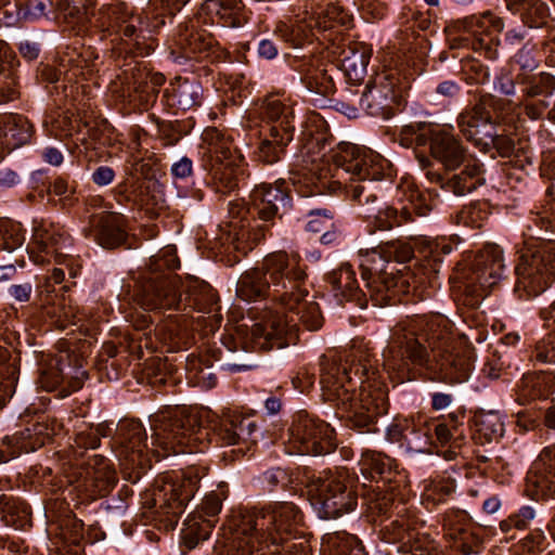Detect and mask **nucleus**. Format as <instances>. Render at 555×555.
<instances>
[{"instance_id": "nucleus-1", "label": "nucleus", "mask_w": 555, "mask_h": 555, "mask_svg": "<svg viewBox=\"0 0 555 555\" xmlns=\"http://www.w3.org/2000/svg\"><path fill=\"white\" fill-rule=\"evenodd\" d=\"M320 384L324 401L333 403L337 415L352 427L366 428L377 416L387 413L388 399L384 386L371 380L370 369L353 357L344 360L323 356L320 360Z\"/></svg>"}, {"instance_id": "nucleus-2", "label": "nucleus", "mask_w": 555, "mask_h": 555, "mask_svg": "<svg viewBox=\"0 0 555 555\" xmlns=\"http://www.w3.org/2000/svg\"><path fill=\"white\" fill-rule=\"evenodd\" d=\"M281 305L289 310L291 315L267 312L260 322L251 326L248 336L243 341V348L246 351H270L294 344L297 338L298 322L309 331H317L323 324L320 307L313 297H309L307 291H299L298 294H283Z\"/></svg>"}, {"instance_id": "nucleus-3", "label": "nucleus", "mask_w": 555, "mask_h": 555, "mask_svg": "<svg viewBox=\"0 0 555 555\" xmlns=\"http://www.w3.org/2000/svg\"><path fill=\"white\" fill-rule=\"evenodd\" d=\"M331 160L346 173L351 175L347 186L348 196L356 202L363 215L371 218L377 209L382 167L379 155L352 143L341 142L331 152Z\"/></svg>"}, {"instance_id": "nucleus-4", "label": "nucleus", "mask_w": 555, "mask_h": 555, "mask_svg": "<svg viewBox=\"0 0 555 555\" xmlns=\"http://www.w3.org/2000/svg\"><path fill=\"white\" fill-rule=\"evenodd\" d=\"M358 477L348 468L323 472L307 483V495L321 518L331 519L353 511L358 500Z\"/></svg>"}, {"instance_id": "nucleus-5", "label": "nucleus", "mask_w": 555, "mask_h": 555, "mask_svg": "<svg viewBox=\"0 0 555 555\" xmlns=\"http://www.w3.org/2000/svg\"><path fill=\"white\" fill-rule=\"evenodd\" d=\"M302 521L299 508L292 502H273L263 508L247 511L237 525V533L247 541L248 552L255 548V542L291 535Z\"/></svg>"}, {"instance_id": "nucleus-6", "label": "nucleus", "mask_w": 555, "mask_h": 555, "mask_svg": "<svg viewBox=\"0 0 555 555\" xmlns=\"http://www.w3.org/2000/svg\"><path fill=\"white\" fill-rule=\"evenodd\" d=\"M153 436L157 444L171 449L175 453L203 452L208 433L202 427L194 414H185L181 410L160 413L152 422Z\"/></svg>"}, {"instance_id": "nucleus-7", "label": "nucleus", "mask_w": 555, "mask_h": 555, "mask_svg": "<svg viewBox=\"0 0 555 555\" xmlns=\"http://www.w3.org/2000/svg\"><path fill=\"white\" fill-rule=\"evenodd\" d=\"M516 274L515 291L519 297L531 298L542 294L555 281V243L548 242L524 251Z\"/></svg>"}, {"instance_id": "nucleus-8", "label": "nucleus", "mask_w": 555, "mask_h": 555, "mask_svg": "<svg viewBox=\"0 0 555 555\" xmlns=\"http://www.w3.org/2000/svg\"><path fill=\"white\" fill-rule=\"evenodd\" d=\"M289 433V441L300 454L325 455L337 447L334 428L306 412L297 413Z\"/></svg>"}, {"instance_id": "nucleus-9", "label": "nucleus", "mask_w": 555, "mask_h": 555, "mask_svg": "<svg viewBox=\"0 0 555 555\" xmlns=\"http://www.w3.org/2000/svg\"><path fill=\"white\" fill-rule=\"evenodd\" d=\"M403 94L399 79L392 74H377L365 87L360 105L373 117L391 118L402 106Z\"/></svg>"}, {"instance_id": "nucleus-10", "label": "nucleus", "mask_w": 555, "mask_h": 555, "mask_svg": "<svg viewBox=\"0 0 555 555\" xmlns=\"http://www.w3.org/2000/svg\"><path fill=\"white\" fill-rule=\"evenodd\" d=\"M206 474L205 467H188L175 481L154 492L153 500L155 504L159 502V513L167 516L168 521H176L182 514L186 502L194 496L201 479Z\"/></svg>"}, {"instance_id": "nucleus-11", "label": "nucleus", "mask_w": 555, "mask_h": 555, "mask_svg": "<svg viewBox=\"0 0 555 555\" xmlns=\"http://www.w3.org/2000/svg\"><path fill=\"white\" fill-rule=\"evenodd\" d=\"M298 254L275 253L264 258L262 269L266 270L272 285V296L281 302L285 293L298 294L301 283L306 280V270L300 264Z\"/></svg>"}, {"instance_id": "nucleus-12", "label": "nucleus", "mask_w": 555, "mask_h": 555, "mask_svg": "<svg viewBox=\"0 0 555 555\" xmlns=\"http://www.w3.org/2000/svg\"><path fill=\"white\" fill-rule=\"evenodd\" d=\"M181 281L175 274L146 278L135 294V301L144 310L179 309L182 302Z\"/></svg>"}, {"instance_id": "nucleus-13", "label": "nucleus", "mask_w": 555, "mask_h": 555, "mask_svg": "<svg viewBox=\"0 0 555 555\" xmlns=\"http://www.w3.org/2000/svg\"><path fill=\"white\" fill-rule=\"evenodd\" d=\"M370 270L363 268L362 280L364 281L366 296L371 298L375 306L384 307L396 305L399 301L400 294L410 293V287L416 291L418 281L413 279L412 284L409 281V273L397 275L393 272L382 270L373 280L369 276Z\"/></svg>"}, {"instance_id": "nucleus-14", "label": "nucleus", "mask_w": 555, "mask_h": 555, "mask_svg": "<svg viewBox=\"0 0 555 555\" xmlns=\"http://www.w3.org/2000/svg\"><path fill=\"white\" fill-rule=\"evenodd\" d=\"M38 384L47 391L54 390L63 382L67 386L62 389L63 396L77 391L82 388L88 378L87 372L81 367L70 366L63 357L49 356L44 358L39 365Z\"/></svg>"}, {"instance_id": "nucleus-15", "label": "nucleus", "mask_w": 555, "mask_h": 555, "mask_svg": "<svg viewBox=\"0 0 555 555\" xmlns=\"http://www.w3.org/2000/svg\"><path fill=\"white\" fill-rule=\"evenodd\" d=\"M249 198V210L264 222L281 217L280 211L284 212L291 205L288 189L283 179L276 180L273 184L262 182L255 185Z\"/></svg>"}, {"instance_id": "nucleus-16", "label": "nucleus", "mask_w": 555, "mask_h": 555, "mask_svg": "<svg viewBox=\"0 0 555 555\" xmlns=\"http://www.w3.org/2000/svg\"><path fill=\"white\" fill-rule=\"evenodd\" d=\"M433 357L435 367L444 380L463 383L468 379L473 369L474 350L465 339L438 351Z\"/></svg>"}, {"instance_id": "nucleus-17", "label": "nucleus", "mask_w": 555, "mask_h": 555, "mask_svg": "<svg viewBox=\"0 0 555 555\" xmlns=\"http://www.w3.org/2000/svg\"><path fill=\"white\" fill-rule=\"evenodd\" d=\"M505 266L503 251L498 245H487L475 257L468 287L472 293L491 288L503 275Z\"/></svg>"}, {"instance_id": "nucleus-18", "label": "nucleus", "mask_w": 555, "mask_h": 555, "mask_svg": "<svg viewBox=\"0 0 555 555\" xmlns=\"http://www.w3.org/2000/svg\"><path fill=\"white\" fill-rule=\"evenodd\" d=\"M527 490L541 499L555 498V446L544 448L526 476Z\"/></svg>"}, {"instance_id": "nucleus-19", "label": "nucleus", "mask_w": 555, "mask_h": 555, "mask_svg": "<svg viewBox=\"0 0 555 555\" xmlns=\"http://www.w3.org/2000/svg\"><path fill=\"white\" fill-rule=\"evenodd\" d=\"M415 322L420 337L427 343L433 356L464 339L455 337L452 322L440 313L418 318Z\"/></svg>"}, {"instance_id": "nucleus-20", "label": "nucleus", "mask_w": 555, "mask_h": 555, "mask_svg": "<svg viewBox=\"0 0 555 555\" xmlns=\"http://www.w3.org/2000/svg\"><path fill=\"white\" fill-rule=\"evenodd\" d=\"M293 66L299 73L300 81L308 91L323 96H327L334 92L335 85L330 69L327 68L328 65L319 57L311 56L295 60Z\"/></svg>"}, {"instance_id": "nucleus-21", "label": "nucleus", "mask_w": 555, "mask_h": 555, "mask_svg": "<svg viewBox=\"0 0 555 555\" xmlns=\"http://www.w3.org/2000/svg\"><path fill=\"white\" fill-rule=\"evenodd\" d=\"M385 532L389 534L388 542H402L399 550L405 555H437L433 541L426 537L421 539L404 519L391 521L386 526Z\"/></svg>"}, {"instance_id": "nucleus-22", "label": "nucleus", "mask_w": 555, "mask_h": 555, "mask_svg": "<svg viewBox=\"0 0 555 555\" xmlns=\"http://www.w3.org/2000/svg\"><path fill=\"white\" fill-rule=\"evenodd\" d=\"M33 135V126L22 115L9 114L0 117V150L7 154L27 144Z\"/></svg>"}, {"instance_id": "nucleus-23", "label": "nucleus", "mask_w": 555, "mask_h": 555, "mask_svg": "<svg viewBox=\"0 0 555 555\" xmlns=\"http://www.w3.org/2000/svg\"><path fill=\"white\" fill-rule=\"evenodd\" d=\"M430 152L448 169H454L465 160L463 145L450 131L443 129L430 130Z\"/></svg>"}, {"instance_id": "nucleus-24", "label": "nucleus", "mask_w": 555, "mask_h": 555, "mask_svg": "<svg viewBox=\"0 0 555 555\" xmlns=\"http://www.w3.org/2000/svg\"><path fill=\"white\" fill-rule=\"evenodd\" d=\"M94 238L104 248H115L126 238L120 214L103 211L93 217Z\"/></svg>"}, {"instance_id": "nucleus-25", "label": "nucleus", "mask_w": 555, "mask_h": 555, "mask_svg": "<svg viewBox=\"0 0 555 555\" xmlns=\"http://www.w3.org/2000/svg\"><path fill=\"white\" fill-rule=\"evenodd\" d=\"M116 441L120 454L134 463L146 448V434L140 422L124 420L117 426Z\"/></svg>"}, {"instance_id": "nucleus-26", "label": "nucleus", "mask_w": 555, "mask_h": 555, "mask_svg": "<svg viewBox=\"0 0 555 555\" xmlns=\"http://www.w3.org/2000/svg\"><path fill=\"white\" fill-rule=\"evenodd\" d=\"M482 173L483 165L476 159H470L459 173H454L447 181H443L439 175L436 178L442 182L441 186L447 191L453 192L456 196H464L485 183Z\"/></svg>"}, {"instance_id": "nucleus-27", "label": "nucleus", "mask_w": 555, "mask_h": 555, "mask_svg": "<svg viewBox=\"0 0 555 555\" xmlns=\"http://www.w3.org/2000/svg\"><path fill=\"white\" fill-rule=\"evenodd\" d=\"M294 133L287 125H271L268 134L258 146V158L264 164H274L281 159L285 147L293 140Z\"/></svg>"}, {"instance_id": "nucleus-28", "label": "nucleus", "mask_w": 555, "mask_h": 555, "mask_svg": "<svg viewBox=\"0 0 555 555\" xmlns=\"http://www.w3.org/2000/svg\"><path fill=\"white\" fill-rule=\"evenodd\" d=\"M371 49L358 42L348 44L339 52L341 69L351 81H360L366 74Z\"/></svg>"}, {"instance_id": "nucleus-29", "label": "nucleus", "mask_w": 555, "mask_h": 555, "mask_svg": "<svg viewBox=\"0 0 555 555\" xmlns=\"http://www.w3.org/2000/svg\"><path fill=\"white\" fill-rule=\"evenodd\" d=\"M267 275L262 268L245 271L236 283L237 297L246 301L266 297L270 289L272 291L271 281Z\"/></svg>"}, {"instance_id": "nucleus-30", "label": "nucleus", "mask_w": 555, "mask_h": 555, "mask_svg": "<svg viewBox=\"0 0 555 555\" xmlns=\"http://www.w3.org/2000/svg\"><path fill=\"white\" fill-rule=\"evenodd\" d=\"M553 376L547 374L525 375L517 385L516 401L528 404L537 399L546 398L551 392Z\"/></svg>"}, {"instance_id": "nucleus-31", "label": "nucleus", "mask_w": 555, "mask_h": 555, "mask_svg": "<svg viewBox=\"0 0 555 555\" xmlns=\"http://www.w3.org/2000/svg\"><path fill=\"white\" fill-rule=\"evenodd\" d=\"M0 512L7 526L24 529L30 524V508L25 501L12 494L0 495Z\"/></svg>"}, {"instance_id": "nucleus-32", "label": "nucleus", "mask_w": 555, "mask_h": 555, "mask_svg": "<svg viewBox=\"0 0 555 555\" xmlns=\"http://www.w3.org/2000/svg\"><path fill=\"white\" fill-rule=\"evenodd\" d=\"M457 118L456 124L460 132L463 137L472 142L481 152L487 153L491 150V143H493L492 135H494L495 124L490 121V127L481 125V122H469L472 117Z\"/></svg>"}, {"instance_id": "nucleus-33", "label": "nucleus", "mask_w": 555, "mask_h": 555, "mask_svg": "<svg viewBox=\"0 0 555 555\" xmlns=\"http://www.w3.org/2000/svg\"><path fill=\"white\" fill-rule=\"evenodd\" d=\"M420 334L413 331L397 337V344L402 349V358L414 365L433 367L427 348L422 344ZM433 363H435L433 361Z\"/></svg>"}, {"instance_id": "nucleus-34", "label": "nucleus", "mask_w": 555, "mask_h": 555, "mask_svg": "<svg viewBox=\"0 0 555 555\" xmlns=\"http://www.w3.org/2000/svg\"><path fill=\"white\" fill-rule=\"evenodd\" d=\"M323 546L328 555H366L361 541L347 532L327 533Z\"/></svg>"}, {"instance_id": "nucleus-35", "label": "nucleus", "mask_w": 555, "mask_h": 555, "mask_svg": "<svg viewBox=\"0 0 555 555\" xmlns=\"http://www.w3.org/2000/svg\"><path fill=\"white\" fill-rule=\"evenodd\" d=\"M309 221L306 225L308 232L321 234L320 241L323 244H331L337 237L334 223V215L326 208H314L308 214Z\"/></svg>"}, {"instance_id": "nucleus-36", "label": "nucleus", "mask_w": 555, "mask_h": 555, "mask_svg": "<svg viewBox=\"0 0 555 555\" xmlns=\"http://www.w3.org/2000/svg\"><path fill=\"white\" fill-rule=\"evenodd\" d=\"M372 217L374 218V229L379 231H388L414 221L413 212L406 206H402L401 208L386 206L376 209Z\"/></svg>"}, {"instance_id": "nucleus-37", "label": "nucleus", "mask_w": 555, "mask_h": 555, "mask_svg": "<svg viewBox=\"0 0 555 555\" xmlns=\"http://www.w3.org/2000/svg\"><path fill=\"white\" fill-rule=\"evenodd\" d=\"M393 460L380 452L365 450L359 462L360 469L366 479H387L386 475L391 473Z\"/></svg>"}, {"instance_id": "nucleus-38", "label": "nucleus", "mask_w": 555, "mask_h": 555, "mask_svg": "<svg viewBox=\"0 0 555 555\" xmlns=\"http://www.w3.org/2000/svg\"><path fill=\"white\" fill-rule=\"evenodd\" d=\"M331 283L334 289L347 299L360 300L362 295L366 296L364 289L360 288L350 264H343L334 271L331 275Z\"/></svg>"}, {"instance_id": "nucleus-39", "label": "nucleus", "mask_w": 555, "mask_h": 555, "mask_svg": "<svg viewBox=\"0 0 555 555\" xmlns=\"http://www.w3.org/2000/svg\"><path fill=\"white\" fill-rule=\"evenodd\" d=\"M500 109V100L492 94L481 95L472 108H466L457 118L472 117L469 122H481L483 126L490 127V121H494L493 113Z\"/></svg>"}, {"instance_id": "nucleus-40", "label": "nucleus", "mask_w": 555, "mask_h": 555, "mask_svg": "<svg viewBox=\"0 0 555 555\" xmlns=\"http://www.w3.org/2000/svg\"><path fill=\"white\" fill-rule=\"evenodd\" d=\"M313 26L322 31L335 29L337 27L349 28L352 25V16L347 13L341 7L331 4L325 9L318 12L315 17H312Z\"/></svg>"}, {"instance_id": "nucleus-41", "label": "nucleus", "mask_w": 555, "mask_h": 555, "mask_svg": "<svg viewBox=\"0 0 555 555\" xmlns=\"http://www.w3.org/2000/svg\"><path fill=\"white\" fill-rule=\"evenodd\" d=\"M209 8L222 21L224 27H238L242 25L243 4L240 0H209Z\"/></svg>"}, {"instance_id": "nucleus-42", "label": "nucleus", "mask_w": 555, "mask_h": 555, "mask_svg": "<svg viewBox=\"0 0 555 555\" xmlns=\"http://www.w3.org/2000/svg\"><path fill=\"white\" fill-rule=\"evenodd\" d=\"M373 255H378L380 259L387 262L393 260L399 263H404L413 258L414 250L409 243L397 240L380 244L373 249Z\"/></svg>"}, {"instance_id": "nucleus-43", "label": "nucleus", "mask_w": 555, "mask_h": 555, "mask_svg": "<svg viewBox=\"0 0 555 555\" xmlns=\"http://www.w3.org/2000/svg\"><path fill=\"white\" fill-rule=\"evenodd\" d=\"M264 116L272 121V125L285 124L292 129L294 133V126L292 120L294 118L293 109L286 106L282 100L275 95L267 98L262 105Z\"/></svg>"}, {"instance_id": "nucleus-44", "label": "nucleus", "mask_w": 555, "mask_h": 555, "mask_svg": "<svg viewBox=\"0 0 555 555\" xmlns=\"http://www.w3.org/2000/svg\"><path fill=\"white\" fill-rule=\"evenodd\" d=\"M477 431L486 438L487 441H493L502 437L503 423L496 412H481L475 416Z\"/></svg>"}, {"instance_id": "nucleus-45", "label": "nucleus", "mask_w": 555, "mask_h": 555, "mask_svg": "<svg viewBox=\"0 0 555 555\" xmlns=\"http://www.w3.org/2000/svg\"><path fill=\"white\" fill-rule=\"evenodd\" d=\"M216 192L227 194L238 188L237 169L230 164L216 167L212 172Z\"/></svg>"}, {"instance_id": "nucleus-46", "label": "nucleus", "mask_w": 555, "mask_h": 555, "mask_svg": "<svg viewBox=\"0 0 555 555\" xmlns=\"http://www.w3.org/2000/svg\"><path fill=\"white\" fill-rule=\"evenodd\" d=\"M273 550L272 555H308V543L307 541L297 538L296 535H283L280 538H273L271 541Z\"/></svg>"}, {"instance_id": "nucleus-47", "label": "nucleus", "mask_w": 555, "mask_h": 555, "mask_svg": "<svg viewBox=\"0 0 555 555\" xmlns=\"http://www.w3.org/2000/svg\"><path fill=\"white\" fill-rule=\"evenodd\" d=\"M23 242L21 225L9 219H0V249L12 251L22 246Z\"/></svg>"}, {"instance_id": "nucleus-48", "label": "nucleus", "mask_w": 555, "mask_h": 555, "mask_svg": "<svg viewBox=\"0 0 555 555\" xmlns=\"http://www.w3.org/2000/svg\"><path fill=\"white\" fill-rule=\"evenodd\" d=\"M177 103L182 109H189L199 105L202 99V87L199 83L185 80L175 91Z\"/></svg>"}, {"instance_id": "nucleus-49", "label": "nucleus", "mask_w": 555, "mask_h": 555, "mask_svg": "<svg viewBox=\"0 0 555 555\" xmlns=\"http://www.w3.org/2000/svg\"><path fill=\"white\" fill-rule=\"evenodd\" d=\"M212 525L209 520L198 522L195 518L189 520L183 532V540L189 548H194L201 541L209 538Z\"/></svg>"}, {"instance_id": "nucleus-50", "label": "nucleus", "mask_w": 555, "mask_h": 555, "mask_svg": "<svg viewBox=\"0 0 555 555\" xmlns=\"http://www.w3.org/2000/svg\"><path fill=\"white\" fill-rule=\"evenodd\" d=\"M537 513L533 507L522 506L517 513L502 520L500 528L503 532H508L512 529L525 530L530 527Z\"/></svg>"}, {"instance_id": "nucleus-51", "label": "nucleus", "mask_w": 555, "mask_h": 555, "mask_svg": "<svg viewBox=\"0 0 555 555\" xmlns=\"http://www.w3.org/2000/svg\"><path fill=\"white\" fill-rule=\"evenodd\" d=\"M216 43L214 37L205 31L192 33L186 39L185 57H193L209 51Z\"/></svg>"}, {"instance_id": "nucleus-52", "label": "nucleus", "mask_w": 555, "mask_h": 555, "mask_svg": "<svg viewBox=\"0 0 555 555\" xmlns=\"http://www.w3.org/2000/svg\"><path fill=\"white\" fill-rule=\"evenodd\" d=\"M33 240L41 250H48L57 246L63 240V235L54 225L41 223L34 229Z\"/></svg>"}, {"instance_id": "nucleus-53", "label": "nucleus", "mask_w": 555, "mask_h": 555, "mask_svg": "<svg viewBox=\"0 0 555 555\" xmlns=\"http://www.w3.org/2000/svg\"><path fill=\"white\" fill-rule=\"evenodd\" d=\"M483 31V29H477V33L470 31L474 35L472 47L476 52L483 53L487 59L494 60L498 56L499 41L490 31L485 35Z\"/></svg>"}, {"instance_id": "nucleus-54", "label": "nucleus", "mask_w": 555, "mask_h": 555, "mask_svg": "<svg viewBox=\"0 0 555 555\" xmlns=\"http://www.w3.org/2000/svg\"><path fill=\"white\" fill-rule=\"evenodd\" d=\"M464 28L467 31H475L477 33V29H483L488 30V28H492L493 31L500 33L503 30L504 23L502 18L495 17L490 13H485L481 16H469L464 18L463 21Z\"/></svg>"}, {"instance_id": "nucleus-55", "label": "nucleus", "mask_w": 555, "mask_h": 555, "mask_svg": "<svg viewBox=\"0 0 555 555\" xmlns=\"http://www.w3.org/2000/svg\"><path fill=\"white\" fill-rule=\"evenodd\" d=\"M132 11L129 10L125 4H118L108 10L107 13V30L111 34L120 35L125 26H128L129 20L132 16ZM105 22H103V25Z\"/></svg>"}, {"instance_id": "nucleus-56", "label": "nucleus", "mask_w": 555, "mask_h": 555, "mask_svg": "<svg viewBox=\"0 0 555 555\" xmlns=\"http://www.w3.org/2000/svg\"><path fill=\"white\" fill-rule=\"evenodd\" d=\"M467 522L468 517L464 511L451 509L443 516V526L453 539H456L460 533L465 531Z\"/></svg>"}, {"instance_id": "nucleus-57", "label": "nucleus", "mask_w": 555, "mask_h": 555, "mask_svg": "<svg viewBox=\"0 0 555 555\" xmlns=\"http://www.w3.org/2000/svg\"><path fill=\"white\" fill-rule=\"evenodd\" d=\"M179 264L180 261L176 253L172 249L167 248L163 250L160 255L150 258L149 268L152 273H156L163 269L173 270L178 268Z\"/></svg>"}, {"instance_id": "nucleus-58", "label": "nucleus", "mask_w": 555, "mask_h": 555, "mask_svg": "<svg viewBox=\"0 0 555 555\" xmlns=\"http://www.w3.org/2000/svg\"><path fill=\"white\" fill-rule=\"evenodd\" d=\"M534 357L541 363H555V331L535 345Z\"/></svg>"}, {"instance_id": "nucleus-59", "label": "nucleus", "mask_w": 555, "mask_h": 555, "mask_svg": "<svg viewBox=\"0 0 555 555\" xmlns=\"http://www.w3.org/2000/svg\"><path fill=\"white\" fill-rule=\"evenodd\" d=\"M5 441H15L20 449H22L25 453L35 451L38 447H40L43 442L38 438L33 439V433L30 428H25L24 430L16 433L12 436H5Z\"/></svg>"}, {"instance_id": "nucleus-60", "label": "nucleus", "mask_w": 555, "mask_h": 555, "mask_svg": "<svg viewBox=\"0 0 555 555\" xmlns=\"http://www.w3.org/2000/svg\"><path fill=\"white\" fill-rule=\"evenodd\" d=\"M50 192L60 196V202L63 206H72L75 202V188L69 185L64 178H56L50 185Z\"/></svg>"}, {"instance_id": "nucleus-61", "label": "nucleus", "mask_w": 555, "mask_h": 555, "mask_svg": "<svg viewBox=\"0 0 555 555\" xmlns=\"http://www.w3.org/2000/svg\"><path fill=\"white\" fill-rule=\"evenodd\" d=\"M217 435L220 440L228 446L237 444L234 414L224 417L220 422L217 428Z\"/></svg>"}, {"instance_id": "nucleus-62", "label": "nucleus", "mask_w": 555, "mask_h": 555, "mask_svg": "<svg viewBox=\"0 0 555 555\" xmlns=\"http://www.w3.org/2000/svg\"><path fill=\"white\" fill-rule=\"evenodd\" d=\"M315 380L314 372L310 371L308 367H302L298 371L297 375L293 377V385L300 392H305L309 390Z\"/></svg>"}, {"instance_id": "nucleus-63", "label": "nucleus", "mask_w": 555, "mask_h": 555, "mask_svg": "<svg viewBox=\"0 0 555 555\" xmlns=\"http://www.w3.org/2000/svg\"><path fill=\"white\" fill-rule=\"evenodd\" d=\"M33 285L29 282L13 284L9 289V296L17 302L25 304L30 300Z\"/></svg>"}, {"instance_id": "nucleus-64", "label": "nucleus", "mask_w": 555, "mask_h": 555, "mask_svg": "<svg viewBox=\"0 0 555 555\" xmlns=\"http://www.w3.org/2000/svg\"><path fill=\"white\" fill-rule=\"evenodd\" d=\"M285 479V473L281 469L264 472L259 480L263 490L272 492L274 488Z\"/></svg>"}]
</instances>
